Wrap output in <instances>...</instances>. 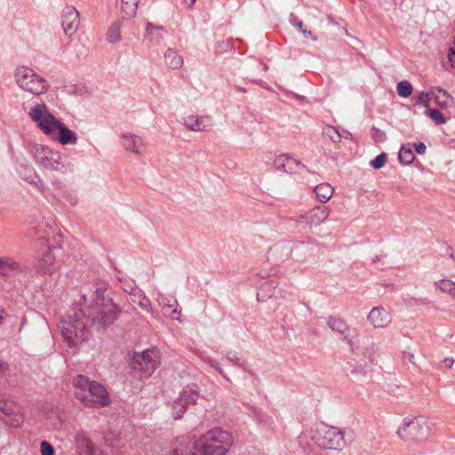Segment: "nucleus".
<instances>
[{
    "label": "nucleus",
    "mask_w": 455,
    "mask_h": 455,
    "mask_svg": "<svg viewBox=\"0 0 455 455\" xmlns=\"http://www.w3.org/2000/svg\"><path fill=\"white\" fill-rule=\"evenodd\" d=\"M106 291L103 282L83 287L80 299L60 321L61 336L70 348L90 338L92 326L105 329L117 319L119 309L111 298L105 296Z\"/></svg>",
    "instance_id": "nucleus-1"
},
{
    "label": "nucleus",
    "mask_w": 455,
    "mask_h": 455,
    "mask_svg": "<svg viewBox=\"0 0 455 455\" xmlns=\"http://www.w3.org/2000/svg\"><path fill=\"white\" fill-rule=\"evenodd\" d=\"M233 443L230 433L220 428H213L203 435L194 443V452L188 451V445L180 443L172 455H226Z\"/></svg>",
    "instance_id": "nucleus-2"
},
{
    "label": "nucleus",
    "mask_w": 455,
    "mask_h": 455,
    "mask_svg": "<svg viewBox=\"0 0 455 455\" xmlns=\"http://www.w3.org/2000/svg\"><path fill=\"white\" fill-rule=\"evenodd\" d=\"M17 85L24 92L33 95H42L48 92V82L27 66H19L14 71Z\"/></svg>",
    "instance_id": "nucleus-3"
},
{
    "label": "nucleus",
    "mask_w": 455,
    "mask_h": 455,
    "mask_svg": "<svg viewBox=\"0 0 455 455\" xmlns=\"http://www.w3.org/2000/svg\"><path fill=\"white\" fill-rule=\"evenodd\" d=\"M310 437L319 447L342 450L346 446L344 433L338 427L319 424L310 430Z\"/></svg>",
    "instance_id": "nucleus-4"
},
{
    "label": "nucleus",
    "mask_w": 455,
    "mask_h": 455,
    "mask_svg": "<svg viewBox=\"0 0 455 455\" xmlns=\"http://www.w3.org/2000/svg\"><path fill=\"white\" fill-rule=\"evenodd\" d=\"M397 435L404 441L423 442L431 435L430 423L422 416L404 421L398 429Z\"/></svg>",
    "instance_id": "nucleus-5"
},
{
    "label": "nucleus",
    "mask_w": 455,
    "mask_h": 455,
    "mask_svg": "<svg viewBox=\"0 0 455 455\" xmlns=\"http://www.w3.org/2000/svg\"><path fill=\"white\" fill-rule=\"evenodd\" d=\"M34 157L36 163L46 170L61 173L68 172V166L60 153L48 147L43 145L36 146Z\"/></svg>",
    "instance_id": "nucleus-6"
},
{
    "label": "nucleus",
    "mask_w": 455,
    "mask_h": 455,
    "mask_svg": "<svg viewBox=\"0 0 455 455\" xmlns=\"http://www.w3.org/2000/svg\"><path fill=\"white\" fill-rule=\"evenodd\" d=\"M76 397L87 407H104L110 403L107 389L97 381H92L87 390L76 392Z\"/></svg>",
    "instance_id": "nucleus-7"
},
{
    "label": "nucleus",
    "mask_w": 455,
    "mask_h": 455,
    "mask_svg": "<svg viewBox=\"0 0 455 455\" xmlns=\"http://www.w3.org/2000/svg\"><path fill=\"white\" fill-rule=\"evenodd\" d=\"M200 394L196 385L185 387L180 396L176 398L172 404V414L173 419H181L188 406L195 404Z\"/></svg>",
    "instance_id": "nucleus-8"
},
{
    "label": "nucleus",
    "mask_w": 455,
    "mask_h": 455,
    "mask_svg": "<svg viewBox=\"0 0 455 455\" xmlns=\"http://www.w3.org/2000/svg\"><path fill=\"white\" fill-rule=\"evenodd\" d=\"M159 363L157 351L146 350L133 356L132 367L134 370L142 372L143 375H141V377L148 378L156 371Z\"/></svg>",
    "instance_id": "nucleus-9"
},
{
    "label": "nucleus",
    "mask_w": 455,
    "mask_h": 455,
    "mask_svg": "<svg viewBox=\"0 0 455 455\" xmlns=\"http://www.w3.org/2000/svg\"><path fill=\"white\" fill-rule=\"evenodd\" d=\"M57 250L55 246H48L47 250L38 258L36 269L38 273L52 275L59 269V264L56 261L54 251Z\"/></svg>",
    "instance_id": "nucleus-10"
},
{
    "label": "nucleus",
    "mask_w": 455,
    "mask_h": 455,
    "mask_svg": "<svg viewBox=\"0 0 455 455\" xmlns=\"http://www.w3.org/2000/svg\"><path fill=\"white\" fill-rule=\"evenodd\" d=\"M327 323L333 331L340 334L347 341L351 351L355 353L358 347L352 339V333H355L356 329L350 328L344 320L333 316L329 317Z\"/></svg>",
    "instance_id": "nucleus-11"
},
{
    "label": "nucleus",
    "mask_w": 455,
    "mask_h": 455,
    "mask_svg": "<svg viewBox=\"0 0 455 455\" xmlns=\"http://www.w3.org/2000/svg\"><path fill=\"white\" fill-rule=\"evenodd\" d=\"M361 354L364 360L371 364H377L382 355L379 344L375 341L372 336H366L363 339Z\"/></svg>",
    "instance_id": "nucleus-12"
},
{
    "label": "nucleus",
    "mask_w": 455,
    "mask_h": 455,
    "mask_svg": "<svg viewBox=\"0 0 455 455\" xmlns=\"http://www.w3.org/2000/svg\"><path fill=\"white\" fill-rule=\"evenodd\" d=\"M80 15L73 6H66L62 11V28L67 36H72L78 29Z\"/></svg>",
    "instance_id": "nucleus-13"
},
{
    "label": "nucleus",
    "mask_w": 455,
    "mask_h": 455,
    "mask_svg": "<svg viewBox=\"0 0 455 455\" xmlns=\"http://www.w3.org/2000/svg\"><path fill=\"white\" fill-rule=\"evenodd\" d=\"M367 318L375 329L387 328L392 322L390 313L381 307H373Z\"/></svg>",
    "instance_id": "nucleus-14"
},
{
    "label": "nucleus",
    "mask_w": 455,
    "mask_h": 455,
    "mask_svg": "<svg viewBox=\"0 0 455 455\" xmlns=\"http://www.w3.org/2000/svg\"><path fill=\"white\" fill-rule=\"evenodd\" d=\"M275 170L292 174L298 172L304 166L295 158L288 155H280L274 160Z\"/></svg>",
    "instance_id": "nucleus-15"
},
{
    "label": "nucleus",
    "mask_w": 455,
    "mask_h": 455,
    "mask_svg": "<svg viewBox=\"0 0 455 455\" xmlns=\"http://www.w3.org/2000/svg\"><path fill=\"white\" fill-rule=\"evenodd\" d=\"M330 215V210L328 207L315 206L305 214L300 215V219L306 220V224L309 227H316L323 222Z\"/></svg>",
    "instance_id": "nucleus-16"
},
{
    "label": "nucleus",
    "mask_w": 455,
    "mask_h": 455,
    "mask_svg": "<svg viewBox=\"0 0 455 455\" xmlns=\"http://www.w3.org/2000/svg\"><path fill=\"white\" fill-rule=\"evenodd\" d=\"M183 124L188 130L193 132H207L212 126V119L208 116H196L191 115L184 118Z\"/></svg>",
    "instance_id": "nucleus-17"
},
{
    "label": "nucleus",
    "mask_w": 455,
    "mask_h": 455,
    "mask_svg": "<svg viewBox=\"0 0 455 455\" xmlns=\"http://www.w3.org/2000/svg\"><path fill=\"white\" fill-rule=\"evenodd\" d=\"M122 146L125 150L136 155H143L146 149V143L140 136L126 133L121 136Z\"/></svg>",
    "instance_id": "nucleus-18"
},
{
    "label": "nucleus",
    "mask_w": 455,
    "mask_h": 455,
    "mask_svg": "<svg viewBox=\"0 0 455 455\" xmlns=\"http://www.w3.org/2000/svg\"><path fill=\"white\" fill-rule=\"evenodd\" d=\"M347 372L355 380L359 381L363 378L368 377L371 369L366 362L362 363L353 358L351 362L347 363Z\"/></svg>",
    "instance_id": "nucleus-19"
},
{
    "label": "nucleus",
    "mask_w": 455,
    "mask_h": 455,
    "mask_svg": "<svg viewBox=\"0 0 455 455\" xmlns=\"http://www.w3.org/2000/svg\"><path fill=\"white\" fill-rule=\"evenodd\" d=\"M20 176L25 181L34 185L39 191H44L45 187L43 180L31 166H21L20 169Z\"/></svg>",
    "instance_id": "nucleus-20"
},
{
    "label": "nucleus",
    "mask_w": 455,
    "mask_h": 455,
    "mask_svg": "<svg viewBox=\"0 0 455 455\" xmlns=\"http://www.w3.org/2000/svg\"><path fill=\"white\" fill-rule=\"evenodd\" d=\"M61 124L62 123L59 121L54 116L50 114L46 115L44 119L42 120V122H40L37 125L44 132V134L53 139L57 134V132Z\"/></svg>",
    "instance_id": "nucleus-21"
},
{
    "label": "nucleus",
    "mask_w": 455,
    "mask_h": 455,
    "mask_svg": "<svg viewBox=\"0 0 455 455\" xmlns=\"http://www.w3.org/2000/svg\"><path fill=\"white\" fill-rule=\"evenodd\" d=\"M53 140L61 145H75L77 142V135L62 123Z\"/></svg>",
    "instance_id": "nucleus-22"
},
{
    "label": "nucleus",
    "mask_w": 455,
    "mask_h": 455,
    "mask_svg": "<svg viewBox=\"0 0 455 455\" xmlns=\"http://www.w3.org/2000/svg\"><path fill=\"white\" fill-rule=\"evenodd\" d=\"M20 270V265L12 258L0 257V275L9 276Z\"/></svg>",
    "instance_id": "nucleus-23"
},
{
    "label": "nucleus",
    "mask_w": 455,
    "mask_h": 455,
    "mask_svg": "<svg viewBox=\"0 0 455 455\" xmlns=\"http://www.w3.org/2000/svg\"><path fill=\"white\" fill-rule=\"evenodd\" d=\"M314 192L321 203H326L331 198L334 193V188L331 184L323 182L317 185Z\"/></svg>",
    "instance_id": "nucleus-24"
},
{
    "label": "nucleus",
    "mask_w": 455,
    "mask_h": 455,
    "mask_svg": "<svg viewBox=\"0 0 455 455\" xmlns=\"http://www.w3.org/2000/svg\"><path fill=\"white\" fill-rule=\"evenodd\" d=\"M47 107L44 103H36L29 108L28 116L30 118L36 122L37 124L44 119L46 115H50Z\"/></svg>",
    "instance_id": "nucleus-25"
},
{
    "label": "nucleus",
    "mask_w": 455,
    "mask_h": 455,
    "mask_svg": "<svg viewBox=\"0 0 455 455\" xmlns=\"http://www.w3.org/2000/svg\"><path fill=\"white\" fill-rule=\"evenodd\" d=\"M121 20H116L110 25L106 35V39L108 43L115 44L121 41Z\"/></svg>",
    "instance_id": "nucleus-26"
},
{
    "label": "nucleus",
    "mask_w": 455,
    "mask_h": 455,
    "mask_svg": "<svg viewBox=\"0 0 455 455\" xmlns=\"http://www.w3.org/2000/svg\"><path fill=\"white\" fill-rule=\"evenodd\" d=\"M165 63L172 69H178L183 65V59L172 49H168L164 53Z\"/></svg>",
    "instance_id": "nucleus-27"
},
{
    "label": "nucleus",
    "mask_w": 455,
    "mask_h": 455,
    "mask_svg": "<svg viewBox=\"0 0 455 455\" xmlns=\"http://www.w3.org/2000/svg\"><path fill=\"white\" fill-rule=\"evenodd\" d=\"M275 287L272 283H263L257 293L258 301L265 302L275 295Z\"/></svg>",
    "instance_id": "nucleus-28"
},
{
    "label": "nucleus",
    "mask_w": 455,
    "mask_h": 455,
    "mask_svg": "<svg viewBox=\"0 0 455 455\" xmlns=\"http://www.w3.org/2000/svg\"><path fill=\"white\" fill-rule=\"evenodd\" d=\"M139 0H122V12L127 18L136 14Z\"/></svg>",
    "instance_id": "nucleus-29"
},
{
    "label": "nucleus",
    "mask_w": 455,
    "mask_h": 455,
    "mask_svg": "<svg viewBox=\"0 0 455 455\" xmlns=\"http://www.w3.org/2000/svg\"><path fill=\"white\" fill-rule=\"evenodd\" d=\"M398 158L403 164H411L415 156L411 148L403 146L400 148Z\"/></svg>",
    "instance_id": "nucleus-30"
},
{
    "label": "nucleus",
    "mask_w": 455,
    "mask_h": 455,
    "mask_svg": "<svg viewBox=\"0 0 455 455\" xmlns=\"http://www.w3.org/2000/svg\"><path fill=\"white\" fill-rule=\"evenodd\" d=\"M435 287L440 289L443 292H447L455 295V283L449 279H443L435 282Z\"/></svg>",
    "instance_id": "nucleus-31"
},
{
    "label": "nucleus",
    "mask_w": 455,
    "mask_h": 455,
    "mask_svg": "<svg viewBox=\"0 0 455 455\" xmlns=\"http://www.w3.org/2000/svg\"><path fill=\"white\" fill-rule=\"evenodd\" d=\"M397 94L402 98H408L412 93V85L408 81H401L397 84Z\"/></svg>",
    "instance_id": "nucleus-32"
},
{
    "label": "nucleus",
    "mask_w": 455,
    "mask_h": 455,
    "mask_svg": "<svg viewBox=\"0 0 455 455\" xmlns=\"http://www.w3.org/2000/svg\"><path fill=\"white\" fill-rule=\"evenodd\" d=\"M91 383L92 381H90L86 377L78 375L74 380V385L77 389L76 392H84L87 390L90 387Z\"/></svg>",
    "instance_id": "nucleus-33"
},
{
    "label": "nucleus",
    "mask_w": 455,
    "mask_h": 455,
    "mask_svg": "<svg viewBox=\"0 0 455 455\" xmlns=\"http://www.w3.org/2000/svg\"><path fill=\"white\" fill-rule=\"evenodd\" d=\"M426 115L436 124H443L445 123V118L437 108L427 109Z\"/></svg>",
    "instance_id": "nucleus-34"
},
{
    "label": "nucleus",
    "mask_w": 455,
    "mask_h": 455,
    "mask_svg": "<svg viewBox=\"0 0 455 455\" xmlns=\"http://www.w3.org/2000/svg\"><path fill=\"white\" fill-rule=\"evenodd\" d=\"M134 303H137L143 310L147 312H151L152 306L149 299L142 295H134V299H132Z\"/></svg>",
    "instance_id": "nucleus-35"
},
{
    "label": "nucleus",
    "mask_w": 455,
    "mask_h": 455,
    "mask_svg": "<svg viewBox=\"0 0 455 455\" xmlns=\"http://www.w3.org/2000/svg\"><path fill=\"white\" fill-rule=\"evenodd\" d=\"M77 441L81 442V444L85 446L84 452L88 455H96V449L92 443L83 435H77Z\"/></svg>",
    "instance_id": "nucleus-36"
},
{
    "label": "nucleus",
    "mask_w": 455,
    "mask_h": 455,
    "mask_svg": "<svg viewBox=\"0 0 455 455\" xmlns=\"http://www.w3.org/2000/svg\"><path fill=\"white\" fill-rule=\"evenodd\" d=\"M9 411L10 409L5 410V414L8 417L5 419V422L12 427H20L23 423L22 417L20 415L11 416V414H9Z\"/></svg>",
    "instance_id": "nucleus-37"
},
{
    "label": "nucleus",
    "mask_w": 455,
    "mask_h": 455,
    "mask_svg": "<svg viewBox=\"0 0 455 455\" xmlns=\"http://www.w3.org/2000/svg\"><path fill=\"white\" fill-rule=\"evenodd\" d=\"M323 134L327 136L331 141L334 143L339 142L341 140V135L339 131L333 126H328L324 129Z\"/></svg>",
    "instance_id": "nucleus-38"
},
{
    "label": "nucleus",
    "mask_w": 455,
    "mask_h": 455,
    "mask_svg": "<svg viewBox=\"0 0 455 455\" xmlns=\"http://www.w3.org/2000/svg\"><path fill=\"white\" fill-rule=\"evenodd\" d=\"M387 163V154L381 153L371 161L370 164L373 169L379 170Z\"/></svg>",
    "instance_id": "nucleus-39"
},
{
    "label": "nucleus",
    "mask_w": 455,
    "mask_h": 455,
    "mask_svg": "<svg viewBox=\"0 0 455 455\" xmlns=\"http://www.w3.org/2000/svg\"><path fill=\"white\" fill-rule=\"evenodd\" d=\"M163 31L162 27L154 26L152 23L148 22L147 24V33L150 36H155V32H156L157 39L160 40L163 38V34L161 33Z\"/></svg>",
    "instance_id": "nucleus-40"
},
{
    "label": "nucleus",
    "mask_w": 455,
    "mask_h": 455,
    "mask_svg": "<svg viewBox=\"0 0 455 455\" xmlns=\"http://www.w3.org/2000/svg\"><path fill=\"white\" fill-rule=\"evenodd\" d=\"M200 358L204 362L209 363L210 366L216 369L227 380H229L227 375L224 373V371L219 366L218 363L215 360H212L211 358L203 355H200Z\"/></svg>",
    "instance_id": "nucleus-41"
},
{
    "label": "nucleus",
    "mask_w": 455,
    "mask_h": 455,
    "mask_svg": "<svg viewBox=\"0 0 455 455\" xmlns=\"http://www.w3.org/2000/svg\"><path fill=\"white\" fill-rule=\"evenodd\" d=\"M416 103L417 104H421L423 105L425 108H428L429 105H430V96L427 92H421L417 100H416Z\"/></svg>",
    "instance_id": "nucleus-42"
},
{
    "label": "nucleus",
    "mask_w": 455,
    "mask_h": 455,
    "mask_svg": "<svg viewBox=\"0 0 455 455\" xmlns=\"http://www.w3.org/2000/svg\"><path fill=\"white\" fill-rule=\"evenodd\" d=\"M42 455H54L53 446L47 441H43L40 444Z\"/></svg>",
    "instance_id": "nucleus-43"
},
{
    "label": "nucleus",
    "mask_w": 455,
    "mask_h": 455,
    "mask_svg": "<svg viewBox=\"0 0 455 455\" xmlns=\"http://www.w3.org/2000/svg\"><path fill=\"white\" fill-rule=\"evenodd\" d=\"M158 302H159V305H161L163 307V308H171L174 306V304H177V301L176 300H171L165 297H160L158 299Z\"/></svg>",
    "instance_id": "nucleus-44"
},
{
    "label": "nucleus",
    "mask_w": 455,
    "mask_h": 455,
    "mask_svg": "<svg viewBox=\"0 0 455 455\" xmlns=\"http://www.w3.org/2000/svg\"><path fill=\"white\" fill-rule=\"evenodd\" d=\"M374 140L378 142L384 141L386 140L385 132H381L380 130L376 129L375 134H374Z\"/></svg>",
    "instance_id": "nucleus-45"
},
{
    "label": "nucleus",
    "mask_w": 455,
    "mask_h": 455,
    "mask_svg": "<svg viewBox=\"0 0 455 455\" xmlns=\"http://www.w3.org/2000/svg\"><path fill=\"white\" fill-rule=\"evenodd\" d=\"M291 20L292 24L298 28L299 31H302L303 28V22L301 20H296V17L294 15H291Z\"/></svg>",
    "instance_id": "nucleus-46"
},
{
    "label": "nucleus",
    "mask_w": 455,
    "mask_h": 455,
    "mask_svg": "<svg viewBox=\"0 0 455 455\" xmlns=\"http://www.w3.org/2000/svg\"><path fill=\"white\" fill-rule=\"evenodd\" d=\"M414 146L415 150L419 155H424L426 153L427 147L425 146L424 143L420 142L419 144H414Z\"/></svg>",
    "instance_id": "nucleus-47"
},
{
    "label": "nucleus",
    "mask_w": 455,
    "mask_h": 455,
    "mask_svg": "<svg viewBox=\"0 0 455 455\" xmlns=\"http://www.w3.org/2000/svg\"><path fill=\"white\" fill-rule=\"evenodd\" d=\"M403 358L404 360H407L409 363L415 364V356L411 352H403Z\"/></svg>",
    "instance_id": "nucleus-48"
},
{
    "label": "nucleus",
    "mask_w": 455,
    "mask_h": 455,
    "mask_svg": "<svg viewBox=\"0 0 455 455\" xmlns=\"http://www.w3.org/2000/svg\"><path fill=\"white\" fill-rule=\"evenodd\" d=\"M449 60L452 67H455V50H451V52L449 53Z\"/></svg>",
    "instance_id": "nucleus-49"
},
{
    "label": "nucleus",
    "mask_w": 455,
    "mask_h": 455,
    "mask_svg": "<svg viewBox=\"0 0 455 455\" xmlns=\"http://www.w3.org/2000/svg\"><path fill=\"white\" fill-rule=\"evenodd\" d=\"M443 364L445 367L447 368H451L454 363V360L452 358H445L443 361Z\"/></svg>",
    "instance_id": "nucleus-50"
},
{
    "label": "nucleus",
    "mask_w": 455,
    "mask_h": 455,
    "mask_svg": "<svg viewBox=\"0 0 455 455\" xmlns=\"http://www.w3.org/2000/svg\"><path fill=\"white\" fill-rule=\"evenodd\" d=\"M228 359L230 362L234 363H236V364H238V363H239V358H238L235 355H231V354L229 353V354L228 355Z\"/></svg>",
    "instance_id": "nucleus-51"
},
{
    "label": "nucleus",
    "mask_w": 455,
    "mask_h": 455,
    "mask_svg": "<svg viewBox=\"0 0 455 455\" xmlns=\"http://www.w3.org/2000/svg\"><path fill=\"white\" fill-rule=\"evenodd\" d=\"M67 198L71 205H75L77 203L76 197L72 195H68Z\"/></svg>",
    "instance_id": "nucleus-52"
},
{
    "label": "nucleus",
    "mask_w": 455,
    "mask_h": 455,
    "mask_svg": "<svg viewBox=\"0 0 455 455\" xmlns=\"http://www.w3.org/2000/svg\"><path fill=\"white\" fill-rule=\"evenodd\" d=\"M8 370V366L4 363H0V372H5Z\"/></svg>",
    "instance_id": "nucleus-53"
},
{
    "label": "nucleus",
    "mask_w": 455,
    "mask_h": 455,
    "mask_svg": "<svg viewBox=\"0 0 455 455\" xmlns=\"http://www.w3.org/2000/svg\"><path fill=\"white\" fill-rule=\"evenodd\" d=\"M53 186L56 188H61L62 187V182L60 180H55L53 182H52Z\"/></svg>",
    "instance_id": "nucleus-54"
},
{
    "label": "nucleus",
    "mask_w": 455,
    "mask_h": 455,
    "mask_svg": "<svg viewBox=\"0 0 455 455\" xmlns=\"http://www.w3.org/2000/svg\"><path fill=\"white\" fill-rule=\"evenodd\" d=\"M180 312L178 311L177 307H175L172 314H171V316L173 318V319H178V317L175 315H179Z\"/></svg>",
    "instance_id": "nucleus-55"
},
{
    "label": "nucleus",
    "mask_w": 455,
    "mask_h": 455,
    "mask_svg": "<svg viewBox=\"0 0 455 455\" xmlns=\"http://www.w3.org/2000/svg\"><path fill=\"white\" fill-rule=\"evenodd\" d=\"M301 33L304 35L305 37H309L311 36V31L310 30H307V29H303L301 31Z\"/></svg>",
    "instance_id": "nucleus-56"
},
{
    "label": "nucleus",
    "mask_w": 455,
    "mask_h": 455,
    "mask_svg": "<svg viewBox=\"0 0 455 455\" xmlns=\"http://www.w3.org/2000/svg\"><path fill=\"white\" fill-rule=\"evenodd\" d=\"M184 2L190 7L195 4L196 0H184Z\"/></svg>",
    "instance_id": "nucleus-57"
},
{
    "label": "nucleus",
    "mask_w": 455,
    "mask_h": 455,
    "mask_svg": "<svg viewBox=\"0 0 455 455\" xmlns=\"http://www.w3.org/2000/svg\"><path fill=\"white\" fill-rule=\"evenodd\" d=\"M4 309L0 307V324L3 323L4 316H3Z\"/></svg>",
    "instance_id": "nucleus-58"
},
{
    "label": "nucleus",
    "mask_w": 455,
    "mask_h": 455,
    "mask_svg": "<svg viewBox=\"0 0 455 455\" xmlns=\"http://www.w3.org/2000/svg\"><path fill=\"white\" fill-rule=\"evenodd\" d=\"M40 242H41L42 245H44L46 241L44 237H42V238H40Z\"/></svg>",
    "instance_id": "nucleus-59"
},
{
    "label": "nucleus",
    "mask_w": 455,
    "mask_h": 455,
    "mask_svg": "<svg viewBox=\"0 0 455 455\" xmlns=\"http://www.w3.org/2000/svg\"><path fill=\"white\" fill-rule=\"evenodd\" d=\"M259 276L262 278H266L268 276V275H264V273H261V275H259Z\"/></svg>",
    "instance_id": "nucleus-60"
},
{
    "label": "nucleus",
    "mask_w": 455,
    "mask_h": 455,
    "mask_svg": "<svg viewBox=\"0 0 455 455\" xmlns=\"http://www.w3.org/2000/svg\"><path fill=\"white\" fill-rule=\"evenodd\" d=\"M259 276L262 278H266L268 276V275H264V273H261V275H259Z\"/></svg>",
    "instance_id": "nucleus-61"
},
{
    "label": "nucleus",
    "mask_w": 455,
    "mask_h": 455,
    "mask_svg": "<svg viewBox=\"0 0 455 455\" xmlns=\"http://www.w3.org/2000/svg\"><path fill=\"white\" fill-rule=\"evenodd\" d=\"M440 91L443 92L444 95H447V92L446 91H443V90H440Z\"/></svg>",
    "instance_id": "nucleus-62"
}]
</instances>
